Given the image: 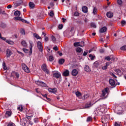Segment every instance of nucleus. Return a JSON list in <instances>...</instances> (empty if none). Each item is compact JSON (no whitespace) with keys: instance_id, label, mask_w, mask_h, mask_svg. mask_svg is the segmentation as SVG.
Here are the masks:
<instances>
[{"instance_id":"nucleus-5","label":"nucleus","mask_w":126,"mask_h":126,"mask_svg":"<svg viewBox=\"0 0 126 126\" xmlns=\"http://www.w3.org/2000/svg\"><path fill=\"white\" fill-rule=\"evenodd\" d=\"M26 118L29 120H31L34 116V112H29L26 114Z\"/></svg>"},{"instance_id":"nucleus-2","label":"nucleus","mask_w":126,"mask_h":126,"mask_svg":"<svg viewBox=\"0 0 126 126\" xmlns=\"http://www.w3.org/2000/svg\"><path fill=\"white\" fill-rule=\"evenodd\" d=\"M41 68L45 73H47V74H50V71H49V69L47 68V65H46V64H43L41 66Z\"/></svg>"},{"instance_id":"nucleus-22","label":"nucleus","mask_w":126,"mask_h":126,"mask_svg":"<svg viewBox=\"0 0 126 126\" xmlns=\"http://www.w3.org/2000/svg\"><path fill=\"white\" fill-rule=\"evenodd\" d=\"M48 91L51 93H56V92H57V89H49Z\"/></svg>"},{"instance_id":"nucleus-59","label":"nucleus","mask_w":126,"mask_h":126,"mask_svg":"<svg viewBox=\"0 0 126 126\" xmlns=\"http://www.w3.org/2000/svg\"><path fill=\"white\" fill-rule=\"evenodd\" d=\"M0 39H1V40H3L5 41H6V40H7L5 37H2L1 36L0 37Z\"/></svg>"},{"instance_id":"nucleus-64","label":"nucleus","mask_w":126,"mask_h":126,"mask_svg":"<svg viewBox=\"0 0 126 126\" xmlns=\"http://www.w3.org/2000/svg\"><path fill=\"white\" fill-rule=\"evenodd\" d=\"M12 6L11 5H8L7 7V8H11Z\"/></svg>"},{"instance_id":"nucleus-30","label":"nucleus","mask_w":126,"mask_h":126,"mask_svg":"<svg viewBox=\"0 0 126 126\" xmlns=\"http://www.w3.org/2000/svg\"><path fill=\"white\" fill-rule=\"evenodd\" d=\"M89 97V94H85L82 97L83 100H85Z\"/></svg>"},{"instance_id":"nucleus-12","label":"nucleus","mask_w":126,"mask_h":126,"mask_svg":"<svg viewBox=\"0 0 126 126\" xmlns=\"http://www.w3.org/2000/svg\"><path fill=\"white\" fill-rule=\"evenodd\" d=\"M72 75H73V76H76V75H77V74H78V71H77V70L76 69H74L72 71Z\"/></svg>"},{"instance_id":"nucleus-6","label":"nucleus","mask_w":126,"mask_h":126,"mask_svg":"<svg viewBox=\"0 0 126 126\" xmlns=\"http://www.w3.org/2000/svg\"><path fill=\"white\" fill-rule=\"evenodd\" d=\"M35 83L37 85H39V86H42V87H46L47 86V85H46L45 83L40 81H35Z\"/></svg>"},{"instance_id":"nucleus-14","label":"nucleus","mask_w":126,"mask_h":126,"mask_svg":"<svg viewBox=\"0 0 126 126\" xmlns=\"http://www.w3.org/2000/svg\"><path fill=\"white\" fill-rule=\"evenodd\" d=\"M11 55H12L11 50H10L9 49H7L6 51V56L7 57V58H9V57H10V56H11Z\"/></svg>"},{"instance_id":"nucleus-13","label":"nucleus","mask_w":126,"mask_h":126,"mask_svg":"<svg viewBox=\"0 0 126 126\" xmlns=\"http://www.w3.org/2000/svg\"><path fill=\"white\" fill-rule=\"evenodd\" d=\"M109 84L111 86H114V85H116V82L115 80L113 79H109Z\"/></svg>"},{"instance_id":"nucleus-55","label":"nucleus","mask_w":126,"mask_h":126,"mask_svg":"<svg viewBox=\"0 0 126 126\" xmlns=\"http://www.w3.org/2000/svg\"><path fill=\"white\" fill-rule=\"evenodd\" d=\"M105 60H106L107 61H111V57L107 56L105 58Z\"/></svg>"},{"instance_id":"nucleus-49","label":"nucleus","mask_w":126,"mask_h":126,"mask_svg":"<svg viewBox=\"0 0 126 126\" xmlns=\"http://www.w3.org/2000/svg\"><path fill=\"white\" fill-rule=\"evenodd\" d=\"M0 14H6L4 10L0 9Z\"/></svg>"},{"instance_id":"nucleus-9","label":"nucleus","mask_w":126,"mask_h":126,"mask_svg":"<svg viewBox=\"0 0 126 126\" xmlns=\"http://www.w3.org/2000/svg\"><path fill=\"white\" fill-rule=\"evenodd\" d=\"M109 91V89L106 88L104 89V90L102 91V97H105L108 94V91Z\"/></svg>"},{"instance_id":"nucleus-3","label":"nucleus","mask_w":126,"mask_h":126,"mask_svg":"<svg viewBox=\"0 0 126 126\" xmlns=\"http://www.w3.org/2000/svg\"><path fill=\"white\" fill-rule=\"evenodd\" d=\"M37 47L39 52H43V45H42V42L38 41L37 42Z\"/></svg>"},{"instance_id":"nucleus-56","label":"nucleus","mask_w":126,"mask_h":126,"mask_svg":"<svg viewBox=\"0 0 126 126\" xmlns=\"http://www.w3.org/2000/svg\"><path fill=\"white\" fill-rule=\"evenodd\" d=\"M53 50H54L55 51H58L59 50V48H58V46H55L53 48Z\"/></svg>"},{"instance_id":"nucleus-7","label":"nucleus","mask_w":126,"mask_h":126,"mask_svg":"<svg viewBox=\"0 0 126 126\" xmlns=\"http://www.w3.org/2000/svg\"><path fill=\"white\" fill-rule=\"evenodd\" d=\"M22 66L23 70H24V71H25V72H27V73L30 72V70H29V68H28V67H27L26 64H22Z\"/></svg>"},{"instance_id":"nucleus-4","label":"nucleus","mask_w":126,"mask_h":126,"mask_svg":"<svg viewBox=\"0 0 126 126\" xmlns=\"http://www.w3.org/2000/svg\"><path fill=\"white\" fill-rule=\"evenodd\" d=\"M74 47H84V41L74 43Z\"/></svg>"},{"instance_id":"nucleus-11","label":"nucleus","mask_w":126,"mask_h":126,"mask_svg":"<svg viewBox=\"0 0 126 126\" xmlns=\"http://www.w3.org/2000/svg\"><path fill=\"white\" fill-rule=\"evenodd\" d=\"M107 31V27H103L99 30V33H105Z\"/></svg>"},{"instance_id":"nucleus-41","label":"nucleus","mask_w":126,"mask_h":126,"mask_svg":"<svg viewBox=\"0 0 126 126\" xmlns=\"http://www.w3.org/2000/svg\"><path fill=\"white\" fill-rule=\"evenodd\" d=\"M77 97H79V96H81V93L79 92H77L75 93Z\"/></svg>"},{"instance_id":"nucleus-43","label":"nucleus","mask_w":126,"mask_h":126,"mask_svg":"<svg viewBox=\"0 0 126 126\" xmlns=\"http://www.w3.org/2000/svg\"><path fill=\"white\" fill-rule=\"evenodd\" d=\"M2 65L3 69H4V70H6V69H7V67L5 65V63H3Z\"/></svg>"},{"instance_id":"nucleus-31","label":"nucleus","mask_w":126,"mask_h":126,"mask_svg":"<svg viewBox=\"0 0 126 126\" xmlns=\"http://www.w3.org/2000/svg\"><path fill=\"white\" fill-rule=\"evenodd\" d=\"M121 107H122V109L123 110V111H126V103H123Z\"/></svg>"},{"instance_id":"nucleus-28","label":"nucleus","mask_w":126,"mask_h":126,"mask_svg":"<svg viewBox=\"0 0 126 126\" xmlns=\"http://www.w3.org/2000/svg\"><path fill=\"white\" fill-rule=\"evenodd\" d=\"M64 63V59H61L59 60V64H63Z\"/></svg>"},{"instance_id":"nucleus-25","label":"nucleus","mask_w":126,"mask_h":126,"mask_svg":"<svg viewBox=\"0 0 126 126\" xmlns=\"http://www.w3.org/2000/svg\"><path fill=\"white\" fill-rule=\"evenodd\" d=\"M29 5L31 8H33V7H34L35 6V4L32 2H31L29 3Z\"/></svg>"},{"instance_id":"nucleus-29","label":"nucleus","mask_w":126,"mask_h":126,"mask_svg":"<svg viewBox=\"0 0 126 126\" xmlns=\"http://www.w3.org/2000/svg\"><path fill=\"white\" fill-rule=\"evenodd\" d=\"M12 114V112L10 110L7 111L6 112V115L8 116V117H10V116H11Z\"/></svg>"},{"instance_id":"nucleus-19","label":"nucleus","mask_w":126,"mask_h":126,"mask_svg":"<svg viewBox=\"0 0 126 126\" xmlns=\"http://www.w3.org/2000/svg\"><path fill=\"white\" fill-rule=\"evenodd\" d=\"M106 15L108 18H111V17H113V12H108L106 14Z\"/></svg>"},{"instance_id":"nucleus-54","label":"nucleus","mask_w":126,"mask_h":126,"mask_svg":"<svg viewBox=\"0 0 126 126\" xmlns=\"http://www.w3.org/2000/svg\"><path fill=\"white\" fill-rule=\"evenodd\" d=\"M79 13H78V12H75L74 13V16H79Z\"/></svg>"},{"instance_id":"nucleus-15","label":"nucleus","mask_w":126,"mask_h":126,"mask_svg":"<svg viewBox=\"0 0 126 126\" xmlns=\"http://www.w3.org/2000/svg\"><path fill=\"white\" fill-rule=\"evenodd\" d=\"M109 65H110V62H107L105 63V65L102 67V69H103V70H106Z\"/></svg>"},{"instance_id":"nucleus-10","label":"nucleus","mask_w":126,"mask_h":126,"mask_svg":"<svg viewBox=\"0 0 126 126\" xmlns=\"http://www.w3.org/2000/svg\"><path fill=\"white\" fill-rule=\"evenodd\" d=\"M30 43V50L29 55L31 56L32 55V48L33 47V42L32 41H29Z\"/></svg>"},{"instance_id":"nucleus-20","label":"nucleus","mask_w":126,"mask_h":126,"mask_svg":"<svg viewBox=\"0 0 126 126\" xmlns=\"http://www.w3.org/2000/svg\"><path fill=\"white\" fill-rule=\"evenodd\" d=\"M5 42L9 45H14V42H13L11 40L7 39L5 40Z\"/></svg>"},{"instance_id":"nucleus-1","label":"nucleus","mask_w":126,"mask_h":126,"mask_svg":"<svg viewBox=\"0 0 126 126\" xmlns=\"http://www.w3.org/2000/svg\"><path fill=\"white\" fill-rule=\"evenodd\" d=\"M110 119V115H105L102 117L101 119V121L102 124H104L103 126H108V121Z\"/></svg>"},{"instance_id":"nucleus-47","label":"nucleus","mask_w":126,"mask_h":126,"mask_svg":"<svg viewBox=\"0 0 126 126\" xmlns=\"http://www.w3.org/2000/svg\"><path fill=\"white\" fill-rule=\"evenodd\" d=\"M92 121V117H89L87 119V122H91Z\"/></svg>"},{"instance_id":"nucleus-51","label":"nucleus","mask_w":126,"mask_h":126,"mask_svg":"<svg viewBox=\"0 0 126 126\" xmlns=\"http://www.w3.org/2000/svg\"><path fill=\"white\" fill-rule=\"evenodd\" d=\"M20 32L21 33L22 35H25V31H24V30H21L20 31Z\"/></svg>"},{"instance_id":"nucleus-16","label":"nucleus","mask_w":126,"mask_h":126,"mask_svg":"<svg viewBox=\"0 0 126 126\" xmlns=\"http://www.w3.org/2000/svg\"><path fill=\"white\" fill-rule=\"evenodd\" d=\"M92 105H91V103L89 102L87 103L85 107L83 108V109H89L90 107H91Z\"/></svg>"},{"instance_id":"nucleus-57","label":"nucleus","mask_w":126,"mask_h":126,"mask_svg":"<svg viewBox=\"0 0 126 126\" xmlns=\"http://www.w3.org/2000/svg\"><path fill=\"white\" fill-rule=\"evenodd\" d=\"M44 41L45 42H48V41H49V38H48L47 36H45V37L44 38Z\"/></svg>"},{"instance_id":"nucleus-23","label":"nucleus","mask_w":126,"mask_h":126,"mask_svg":"<svg viewBox=\"0 0 126 126\" xmlns=\"http://www.w3.org/2000/svg\"><path fill=\"white\" fill-rule=\"evenodd\" d=\"M76 51L77 53H82V52H83V50L81 48L78 47L76 49Z\"/></svg>"},{"instance_id":"nucleus-18","label":"nucleus","mask_w":126,"mask_h":126,"mask_svg":"<svg viewBox=\"0 0 126 126\" xmlns=\"http://www.w3.org/2000/svg\"><path fill=\"white\" fill-rule=\"evenodd\" d=\"M84 70L85 71H87V72H90V71H91V69H90V67H89V66L86 65L84 67Z\"/></svg>"},{"instance_id":"nucleus-24","label":"nucleus","mask_w":126,"mask_h":126,"mask_svg":"<svg viewBox=\"0 0 126 126\" xmlns=\"http://www.w3.org/2000/svg\"><path fill=\"white\" fill-rule=\"evenodd\" d=\"M82 11L84 12V13H86L88 11V9H87V7L86 6H84L82 8Z\"/></svg>"},{"instance_id":"nucleus-63","label":"nucleus","mask_w":126,"mask_h":126,"mask_svg":"<svg viewBox=\"0 0 126 126\" xmlns=\"http://www.w3.org/2000/svg\"><path fill=\"white\" fill-rule=\"evenodd\" d=\"M62 20H63V23H64V22H65V21H66V20L65 19H64V18H62Z\"/></svg>"},{"instance_id":"nucleus-26","label":"nucleus","mask_w":126,"mask_h":126,"mask_svg":"<svg viewBox=\"0 0 126 126\" xmlns=\"http://www.w3.org/2000/svg\"><path fill=\"white\" fill-rule=\"evenodd\" d=\"M15 16L18 17L20 16V11H16L14 13Z\"/></svg>"},{"instance_id":"nucleus-37","label":"nucleus","mask_w":126,"mask_h":126,"mask_svg":"<svg viewBox=\"0 0 126 126\" xmlns=\"http://www.w3.org/2000/svg\"><path fill=\"white\" fill-rule=\"evenodd\" d=\"M117 3L119 5H122L123 4V1L122 0H117Z\"/></svg>"},{"instance_id":"nucleus-61","label":"nucleus","mask_w":126,"mask_h":126,"mask_svg":"<svg viewBox=\"0 0 126 126\" xmlns=\"http://www.w3.org/2000/svg\"><path fill=\"white\" fill-rule=\"evenodd\" d=\"M83 56H84V57H85V56H87V52H84L83 54Z\"/></svg>"},{"instance_id":"nucleus-52","label":"nucleus","mask_w":126,"mask_h":126,"mask_svg":"<svg viewBox=\"0 0 126 126\" xmlns=\"http://www.w3.org/2000/svg\"><path fill=\"white\" fill-rule=\"evenodd\" d=\"M22 22H24V23H27V24H29V22L24 19L22 20Z\"/></svg>"},{"instance_id":"nucleus-44","label":"nucleus","mask_w":126,"mask_h":126,"mask_svg":"<svg viewBox=\"0 0 126 126\" xmlns=\"http://www.w3.org/2000/svg\"><path fill=\"white\" fill-rule=\"evenodd\" d=\"M93 13L94 15L96 14V13H97V8H96V7L94 8Z\"/></svg>"},{"instance_id":"nucleus-21","label":"nucleus","mask_w":126,"mask_h":126,"mask_svg":"<svg viewBox=\"0 0 126 126\" xmlns=\"http://www.w3.org/2000/svg\"><path fill=\"white\" fill-rule=\"evenodd\" d=\"M63 75L64 76H68V75H69V71H68V70H66L63 72Z\"/></svg>"},{"instance_id":"nucleus-34","label":"nucleus","mask_w":126,"mask_h":126,"mask_svg":"<svg viewBox=\"0 0 126 126\" xmlns=\"http://www.w3.org/2000/svg\"><path fill=\"white\" fill-rule=\"evenodd\" d=\"M114 126H121L122 124L119 122H115Z\"/></svg>"},{"instance_id":"nucleus-46","label":"nucleus","mask_w":126,"mask_h":126,"mask_svg":"<svg viewBox=\"0 0 126 126\" xmlns=\"http://www.w3.org/2000/svg\"><path fill=\"white\" fill-rule=\"evenodd\" d=\"M89 57L90 58L91 60H92V61H93V60H94V58H95V56H93L92 55L90 54L89 55Z\"/></svg>"},{"instance_id":"nucleus-32","label":"nucleus","mask_w":126,"mask_h":126,"mask_svg":"<svg viewBox=\"0 0 126 126\" xmlns=\"http://www.w3.org/2000/svg\"><path fill=\"white\" fill-rule=\"evenodd\" d=\"M6 125L7 126H15V124L12 122H10L9 123H6Z\"/></svg>"},{"instance_id":"nucleus-58","label":"nucleus","mask_w":126,"mask_h":126,"mask_svg":"<svg viewBox=\"0 0 126 126\" xmlns=\"http://www.w3.org/2000/svg\"><path fill=\"white\" fill-rule=\"evenodd\" d=\"M63 26L62 24L59 25V29H63Z\"/></svg>"},{"instance_id":"nucleus-33","label":"nucleus","mask_w":126,"mask_h":126,"mask_svg":"<svg viewBox=\"0 0 126 126\" xmlns=\"http://www.w3.org/2000/svg\"><path fill=\"white\" fill-rule=\"evenodd\" d=\"M15 20H19L20 21H22L23 19L21 18V17L18 16L14 17Z\"/></svg>"},{"instance_id":"nucleus-36","label":"nucleus","mask_w":126,"mask_h":126,"mask_svg":"<svg viewBox=\"0 0 126 126\" xmlns=\"http://www.w3.org/2000/svg\"><path fill=\"white\" fill-rule=\"evenodd\" d=\"M53 61H54V57H53V56H49V62H53Z\"/></svg>"},{"instance_id":"nucleus-45","label":"nucleus","mask_w":126,"mask_h":126,"mask_svg":"<svg viewBox=\"0 0 126 126\" xmlns=\"http://www.w3.org/2000/svg\"><path fill=\"white\" fill-rule=\"evenodd\" d=\"M121 24H122V26H125V25H126V21H125V20L122 21Z\"/></svg>"},{"instance_id":"nucleus-48","label":"nucleus","mask_w":126,"mask_h":126,"mask_svg":"<svg viewBox=\"0 0 126 126\" xmlns=\"http://www.w3.org/2000/svg\"><path fill=\"white\" fill-rule=\"evenodd\" d=\"M121 50H122L123 51H126V46L125 45L121 47Z\"/></svg>"},{"instance_id":"nucleus-40","label":"nucleus","mask_w":126,"mask_h":126,"mask_svg":"<svg viewBox=\"0 0 126 126\" xmlns=\"http://www.w3.org/2000/svg\"><path fill=\"white\" fill-rule=\"evenodd\" d=\"M117 114H118V115H121L123 114V110H118L117 112Z\"/></svg>"},{"instance_id":"nucleus-62","label":"nucleus","mask_w":126,"mask_h":126,"mask_svg":"<svg viewBox=\"0 0 126 126\" xmlns=\"http://www.w3.org/2000/svg\"><path fill=\"white\" fill-rule=\"evenodd\" d=\"M99 52L100 53H103L105 52V50H104V49H100Z\"/></svg>"},{"instance_id":"nucleus-8","label":"nucleus","mask_w":126,"mask_h":126,"mask_svg":"<svg viewBox=\"0 0 126 126\" xmlns=\"http://www.w3.org/2000/svg\"><path fill=\"white\" fill-rule=\"evenodd\" d=\"M53 76L56 78L58 79V78H61V77L62 76V75L61 74L60 72H59L58 71H55L53 73Z\"/></svg>"},{"instance_id":"nucleus-60","label":"nucleus","mask_w":126,"mask_h":126,"mask_svg":"<svg viewBox=\"0 0 126 126\" xmlns=\"http://www.w3.org/2000/svg\"><path fill=\"white\" fill-rule=\"evenodd\" d=\"M15 76H16L17 78H19V74H18V73H15Z\"/></svg>"},{"instance_id":"nucleus-27","label":"nucleus","mask_w":126,"mask_h":126,"mask_svg":"<svg viewBox=\"0 0 126 126\" xmlns=\"http://www.w3.org/2000/svg\"><path fill=\"white\" fill-rule=\"evenodd\" d=\"M94 65L95 66V67H98L99 65H100V62L98 61H96L94 63Z\"/></svg>"},{"instance_id":"nucleus-35","label":"nucleus","mask_w":126,"mask_h":126,"mask_svg":"<svg viewBox=\"0 0 126 126\" xmlns=\"http://www.w3.org/2000/svg\"><path fill=\"white\" fill-rule=\"evenodd\" d=\"M33 36H34V37H35L36 39H41V37H40V36H39V35H38L37 33H34V34H33Z\"/></svg>"},{"instance_id":"nucleus-38","label":"nucleus","mask_w":126,"mask_h":126,"mask_svg":"<svg viewBox=\"0 0 126 126\" xmlns=\"http://www.w3.org/2000/svg\"><path fill=\"white\" fill-rule=\"evenodd\" d=\"M18 110H19L21 112H22V111L23 110V107H22V106H21V105L19 106L18 107Z\"/></svg>"},{"instance_id":"nucleus-17","label":"nucleus","mask_w":126,"mask_h":126,"mask_svg":"<svg viewBox=\"0 0 126 126\" xmlns=\"http://www.w3.org/2000/svg\"><path fill=\"white\" fill-rule=\"evenodd\" d=\"M21 44L22 46H23V47H24V48H27V43H26V41H25V40L22 41Z\"/></svg>"},{"instance_id":"nucleus-53","label":"nucleus","mask_w":126,"mask_h":126,"mask_svg":"<svg viewBox=\"0 0 126 126\" xmlns=\"http://www.w3.org/2000/svg\"><path fill=\"white\" fill-rule=\"evenodd\" d=\"M91 26L93 28H96V25L94 23H92Z\"/></svg>"},{"instance_id":"nucleus-39","label":"nucleus","mask_w":126,"mask_h":126,"mask_svg":"<svg viewBox=\"0 0 126 126\" xmlns=\"http://www.w3.org/2000/svg\"><path fill=\"white\" fill-rule=\"evenodd\" d=\"M51 39H52V40L53 41V42H54V43H55V42H56V37H55V36L52 35Z\"/></svg>"},{"instance_id":"nucleus-42","label":"nucleus","mask_w":126,"mask_h":126,"mask_svg":"<svg viewBox=\"0 0 126 126\" xmlns=\"http://www.w3.org/2000/svg\"><path fill=\"white\" fill-rule=\"evenodd\" d=\"M23 51L24 52V53H26L27 54L29 52V50L26 49V48H23Z\"/></svg>"},{"instance_id":"nucleus-50","label":"nucleus","mask_w":126,"mask_h":126,"mask_svg":"<svg viewBox=\"0 0 126 126\" xmlns=\"http://www.w3.org/2000/svg\"><path fill=\"white\" fill-rule=\"evenodd\" d=\"M49 15L51 17H53V16H54V12L53 11H51L50 13H49Z\"/></svg>"}]
</instances>
